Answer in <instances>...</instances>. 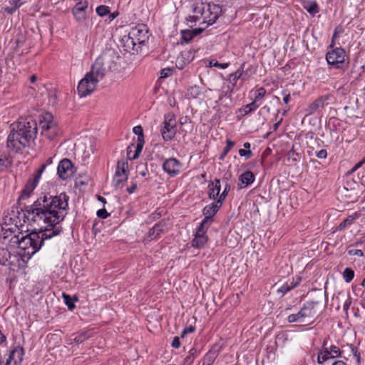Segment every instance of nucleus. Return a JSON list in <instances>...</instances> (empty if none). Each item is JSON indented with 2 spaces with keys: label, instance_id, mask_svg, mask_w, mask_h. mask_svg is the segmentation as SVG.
<instances>
[{
  "label": "nucleus",
  "instance_id": "nucleus-53",
  "mask_svg": "<svg viewBox=\"0 0 365 365\" xmlns=\"http://www.w3.org/2000/svg\"><path fill=\"white\" fill-rule=\"evenodd\" d=\"M14 6L12 7H4V10L5 12L8 14H12L17 9H19L21 6H17V3L13 2L11 3Z\"/></svg>",
  "mask_w": 365,
  "mask_h": 365
},
{
  "label": "nucleus",
  "instance_id": "nucleus-44",
  "mask_svg": "<svg viewBox=\"0 0 365 365\" xmlns=\"http://www.w3.org/2000/svg\"><path fill=\"white\" fill-rule=\"evenodd\" d=\"M230 188H231L230 185L226 181L225 187H224V190H223L222 192L220 195L217 200H220L222 202V203L223 204L226 197L228 195V192L230 190Z\"/></svg>",
  "mask_w": 365,
  "mask_h": 365
},
{
  "label": "nucleus",
  "instance_id": "nucleus-33",
  "mask_svg": "<svg viewBox=\"0 0 365 365\" xmlns=\"http://www.w3.org/2000/svg\"><path fill=\"white\" fill-rule=\"evenodd\" d=\"M62 297L64 299L65 304L67 305L68 309L69 310H73L75 308V304L74 302L78 300V298L76 297H73L72 298L69 294L63 293Z\"/></svg>",
  "mask_w": 365,
  "mask_h": 365
},
{
  "label": "nucleus",
  "instance_id": "nucleus-58",
  "mask_svg": "<svg viewBox=\"0 0 365 365\" xmlns=\"http://www.w3.org/2000/svg\"><path fill=\"white\" fill-rule=\"evenodd\" d=\"M173 348L178 349L180 346V337L175 336L171 344Z\"/></svg>",
  "mask_w": 365,
  "mask_h": 365
},
{
  "label": "nucleus",
  "instance_id": "nucleus-51",
  "mask_svg": "<svg viewBox=\"0 0 365 365\" xmlns=\"http://www.w3.org/2000/svg\"><path fill=\"white\" fill-rule=\"evenodd\" d=\"M349 347L351 349V351L354 354V356L356 358V361L358 363H360V353L358 351L357 347L354 346L353 344H350Z\"/></svg>",
  "mask_w": 365,
  "mask_h": 365
},
{
  "label": "nucleus",
  "instance_id": "nucleus-4",
  "mask_svg": "<svg viewBox=\"0 0 365 365\" xmlns=\"http://www.w3.org/2000/svg\"><path fill=\"white\" fill-rule=\"evenodd\" d=\"M106 75V68L100 60H97L92 66L90 72L87 73L78 85L77 90L80 97H86L91 94L96 88L99 81Z\"/></svg>",
  "mask_w": 365,
  "mask_h": 365
},
{
  "label": "nucleus",
  "instance_id": "nucleus-1",
  "mask_svg": "<svg viewBox=\"0 0 365 365\" xmlns=\"http://www.w3.org/2000/svg\"><path fill=\"white\" fill-rule=\"evenodd\" d=\"M68 200L66 192L58 195L43 193L31 205H24L21 210L24 218L34 222H43L46 226L43 229L50 232L58 228L60 235L63 231L60 223L68 214Z\"/></svg>",
  "mask_w": 365,
  "mask_h": 365
},
{
  "label": "nucleus",
  "instance_id": "nucleus-41",
  "mask_svg": "<svg viewBox=\"0 0 365 365\" xmlns=\"http://www.w3.org/2000/svg\"><path fill=\"white\" fill-rule=\"evenodd\" d=\"M11 257L10 252L4 248H0V264L6 265L9 258Z\"/></svg>",
  "mask_w": 365,
  "mask_h": 365
},
{
  "label": "nucleus",
  "instance_id": "nucleus-26",
  "mask_svg": "<svg viewBox=\"0 0 365 365\" xmlns=\"http://www.w3.org/2000/svg\"><path fill=\"white\" fill-rule=\"evenodd\" d=\"M332 359L329 348L320 349L317 354V362L323 364L328 359Z\"/></svg>",
  "mask_w": 365,
  "mask_h": 365
},
{
  "label": "nucleus",
  "instance_id": "nucleus-59",
  "mask_svg": "<svg viewBox=\"0 0 365 365\" xmlns=\"http://www.w3.org/2000/svg\"><path fill=\"white\" fill-rule=\"evenodd\" d=\"M12 361H14V364L15 365V358H14V355H12V351H10L9 354H8V357L6 360L5 365H11Z\"/></svg>",
  "mask_w": 365,
  "mask_h": 365
},
{
  "label": "nucleus",
  "instance_id": "nucleus-7",
  "mask_svg": "<svg viewBox=\"0 0 365 365\" xmlns=\"http://www.w3.org/2000/svg\"><path fill=\"white\" fill-rule=\"evenodd\" d=\"M323 300V294L320 292L319 297L316 300H311L307 302L302 307V310L304 314V317L307 323L312 324L313 319L318 314L322 308V303Z\"/></svg>",
  "mask_w": 365,
  "mask_h": 365
},
{
  "label": "nucleus",
  "instance_id": "nucleus-11",
  "mask_svg": "<svg viewBox=\"0 0 365 365\" xmlns=\"http://www.w3.org/2000/svg\"><path fill=\"white\" fill-rule=\"evenodd\" d=\"M73 165L69 159L64 158L60 161L58 168L57 173L58 177L62 180H66L70 178L73 173Z\"/></svg>",
  "mask_w": 365,
  "mask_h": 365
},
{
  "label": "nucleus",
  "instance_id": "nucleus-62",
  "mask_svg": "<svg viewBox=\"0 0 365 365\" xmlns=\"http://www.w3.org/2000/svg\"><path fill=\"white\" fill-rule=\"evenodd\" d=\"M134 145V144H131L130 145H129L128 148H127V156H128V158L129 160H134L135 158H133V155H131V153H132V147Z\"/></svg>",
  "mask_w": 365,
  "mask_h": 365
},
{
  "label": "nucleus",
  "instance_id": "nucleus-8",
  "mask_svg": "<svg viewBox=\"0 0 365 365\" xmlns=\"http://www.w3.org/2000/svg\"><path fill=\"white\" fill-rule=\"evenodd\" d=\"M176 122L175 115L173 113H168L165 115L163 125L160 129V133L164 140H171L175 135Z\"/></svg>",
  "mask_w": 365,
  "mask_h": 365
},
{
  "label": "nucleus",
  "instance_id": "nucleus-42",
  "mask_svg": "<svg viewBox=\"0 0 365 365\" xmlns=\"http://www.w3.org/2000/svg\"><path fill=\"white\" fill-rule=\"evenodd\" d=\"M234 145L235 142L230 139H227L226 140V146L224 148L223 151L221 155L220 156L219 159L223 160L225 157L227 155V153L230 152V150L234 147Z\"/></svg>",
  "mask_w": 365,
  "mask_h": 365
},
{
  "label": "nucleus",
  "instance_id": "nucleus-5",
  "mask_svg": "<svg viewBox=\"0 0 365 365\" xmlns=\"http://www.w3.org/2000/svg\"><path fill=\"white\" fill-rule=\"evenodd\" d=\"M329 50L326 54L327 63L336 69L345 70L348 68L349 61L346 51L341 47H334L332 43L329 46Z\"/></svg>",
  "mask_w": 365,
  "mask_h": 365
},
{
  "label": "nucleus",
  "instance_id": "nucleus-64",
  "mask_svg": "<svg viewBox=\"0 0 365 365\" xmlns=\"http://www.w3.org/2000/svg\"><path fill=\"white\" fill-rule=\"evenodd\" d=\"M283 119L282 118H280L277 123H275L273 125V131H276L279 125H281Z\"/></svg>",
  "mask_w": 365,
  "mask_h": 365
},
{
  "label": "nucleus",
  "instance_id": "nucleus-28",
  "mask_svg": "<svg viewBox=\"0 0 365 365\" xmlns=\"http://www.w3.org/2000/svg\"><path fill=\"white\" fill-rule=\"evenodd\" d=\"M287 321L289 323H307L302 309L296 314H289L287 317Z\"/></svg>",
  "mask_w": 365,
  "mask_h": 365
},
{
  "label": "nucleus",
  "instance_id": "nucleus-55",
  "mask_svg": "<svg viewBox=\"0 0 365 365\" xmlns=\"http://www.w3.org/2000/svg\"><path fill=\"white\" fill-rule=\"evenodd\" d=\"M316 156L319 159H325L327 157V151L325 149H322L316 152Z\"/></svg>",
  "mask_w": 365,
  "mask_h": 365
},
{
  "label": "nucleus",
  "instance_id": "nucleus-29",
  "mask_svg": "<svg viewBox=\"0 0 365 365\" xmlns=\"http://www.w3.org/2000/svg\"><path fill=\"white\" fill-rule=\"evenodd\" d=\"M360 217V214L354 212L351 215H349L343 222H341L338 226V230H341L346 226L351 225L353 222Z\"/></svg>",
  "mask_w": 365,
  "mask_h": 365
},
{
  "label": "nucleus",
  "instance_id": "nucleus-19",
  "mask_svg": "<svg viewBox=\"0 0 365 365\" xmlns=\"http://www.w3.org/2000/svg\"><path fill=\"white\" fill-rule=\"evenodd\" d=\"M205 28H197L194 29H185L181 31V43H189L191 41V40L197 36V35L200 34L203 31Z\"/></svg>",
  "mask_w": 365,
  "mask_h": 365
},
{
  "label": "nucleus",
  "instance_id": "nucleus-61",
  "mask_svg": "<svg viewBox=\"0 0 365 365\" xmlns=\"http://www.w3.org/2000/svg\"><path fill=\"white\" fill-rule=\"evenodd\" d=\"M137 189V184L135 182H133L132 185L128 187L126 190L128 193L131 194L135 191Z\"/></svg>",
  "mask_w": 365,
  "mask_h": 365
},
{
  "label": "nucleus",
  "instance_id": "nucleus-17",
  "mask_svg": "<svg viewBox=\"0 0 365 365\" xmlns=\"http://www.w3.org/2000/svg\"><path fill=\"white\" fill-rule=\"evenodd\" d=\"M133 132L138 135L137 145L133 158H138L143 148L145 143L143 129L141 125H136L133 128Z\"/></svg>",
  "mask_w": 365,
  "mask_h": 365
},
{
  "label": "nucleus",
  "instance_id": "nucleus-46",
  "mask_svg": "<svg viewBox=\"0 0 365 365\" xmlns=\"http://www.w3.org/2000/svg\"><path fill=\"white\" fill-rule=\"evenodd\" d=\"M329 349L330 351V354L332 359L341 356V351L338 346L335 345H331L329 346Z\"/></svg>",
  "mask_w": 365,
  "mask_h": 365
},
{
  "label": "nucleus",
  "instance_id": "nucleus-18",
  "mask_svg": "<svg viewBox=\"0 0 365 365\" xmlns=\"http://www.w3.org/2000/svg\"><path fill=\"white\" fill-rule=\"evenodd\" d=\"M220 190L221 185L219 179L216 178L213 181H211L208 185L209 198L216 201L220 196Z\"/></svg>",
  "mask_w": 365,
  "mask_h": 365
},
{
  "label": "nucleus",
  "instance_id": "nucleus-15",
  "mask_svg": "<svg viewBox=\"0 0 365 365\" xmlns=\"http://www.w3.org/2000/svg\"><path fill=\"white\" fill-rule=\"evenodd\" d=\"M121 46L124 48V50L127 52L131 53L134 54L135 53H138L140 50V46L134 38H132V36L128 33V35H125L121 38Z\"/></svg>",
  "mask_w": 365,
  "mask_h": 365
},
{
  "label": "nucleus",
  "instance_id": "nucleus-2",
  "mask_svg": "<svg viewBox=\"0 0 365 365\" xmlns=\"http://www.w3.org/2000/svg\"><path fill=\"white\" fill-rule=\"evenodd\" d=\"M37 132V123L31 118L14 122L10 125L7 148L14 153H22L26 148H30L36 138Z\"/></svg>",
  "mask_w": 365,
  "mask_h": 365
},
{
  "label": "nucleus",
  "instance_id": "nucleus-63",
  "mask_svg": "<svg viewBox=\"0 0 365 365\" xmlns=\"http://www.w3.org/2000/svg\"><path fill=\"white\" fill-rule=\"evenodd\" d=\"M283 96H284V98H283V101L284 103H288L290 101V94L289 93H286V91H283L282 93Z\"/></svg>",
  "mask_w": 365,
  "mask_h": 365
},
{
  "label": "nucleus",
  "instance_id": "nucleus-6",
  "mask_svg": "<svg viewBox=\"0 0 365 365\" xmlns=\"http://www.w3.org/2000/svg\"><path fill=\"white\" fill-rule=\"evenodd\" d=\"M39 128L43 135L53 139L58 133L57 123L53 120L51 113H46L39 120Z\"/></svg>",
  "mask_w": 365,
  "mask_h": 365
},
{
  "label": "nucleus",
  "instance_id": "nucleus-39",
  "mask_svg": "<svg viewBox=\"0 0 365 365\" xmlns=\"http://www.w3.org/2000/svg\"><path fill=\"white\" fill-rule=\"evenodd\" d=\"M197 349H195V348H192L190 351H189V354L184 359V361H183V364L184 365H190L195 358V356L197 354Z\"/></svg>",
  "mask_w": 365,
  "mask_h": 365
},
{
  "label": "nucleus",
  "instance_id": "nucleus-30",
  "mask_svg": "<svg viewBox=\"0 0 365 365\" xmlns=\"http://www.w3.org/2000/svg\"><path fill=\"white\" fill-rule=\"evenodd\" d=\"M11 351L12 355H14L15 358V365H21V363L23 361V356L24 354V349L18 346L14 349Z\"/></svg>",
  "mask_w": 365,
  "mask_h": 365
},
{
  "label": "nucleus",
  "instance_id": "nucleus-57",
  "mask_svg": "<svg viewBox=\"0 0 365 365\" xmlns=\"http://www.w3.org/2000/svg\"><path fill=\"white\" fill-rule=\"evenodd\" d=\"M349 255H357V256H363L364 252L361 250H349L348 251Z\"/></svg>",
  "mask_w": 365,
  "mask_h": 365
},
{
  "label": "nucleus",
  "instance_id": "nucleus-27",
  "mask_svg": "<svg viewBox=\"0 0 365 365\" xmlns=\"http://www.w3.org/2000/svg\"><path fill=\"white\" fill-rule=\"evenodd\" d=\"M12 165V160L8 154L0 152V170L7 169Z\"/></svg>",
  "mask_w": 365,
  "mask_h": 365
},
{
  "label": "nucleus",
  "instance_id": "nucleus-47",
  "mask_svg": "<svg viewBox=\"0 0 365 365\" xmlns=\"http://www.w3.org/2000/svg\"><path fill=\"white\" fill-rule=\"evenodd\" d=\"M229 65H230L229 63H219L217 61H215V60H212L210 61L211 66L217 67V68H220L222 69L227 68L229 66Z\"/></svg>",
  "mask_w": 365,
  "mask_h": 365
},
{
  "label": "nucleus",
  "instance_id": "nucleus-56",
  "mask_svg": "<svg viewBox=\"0 0 365 365\" xmlns=\"http://www.w3.org/2000/svg\"><path fill=\"white\" fill-rule=\"evenodd\" d=\"M109 214L106 209H101L97 211V216L102 219H106Z\"/></svg>",
  "mask_w": 365,
  "mask_h": 365
},
{
  "label": "nucleus",
  "instance_id": "nucleus-20",
  "mask_svg": "<svg viewBox=\"0 0 365 365\" xmlns=\"http://www.w3.org/2000/svg\"><path fill=\"white\" fill-rule=\"evenodd\" d=\"M38 183V182L34 180L33 178H30L28 180L24 188L22 190L21 194L19 198V203H20V201L30 197L31 194L33 192L34 190L36 188Z\"/></svg>",
  "mask_w": 365,
  "mask_h": 365
},
{
  "label": "nucleus",
  "instance_id": "nucleus-13",
  "mask_svg": "<svg viewBox=\"0 0 365 365\" xmlns=\"http://www.w3.org/2000/svg\"><path fill=\"white\" fill-rule=\"evenodd\" d=\"M222 205L220 200H217L206 205L202 210V214L205 216L204 219L212 223L214 220L213 217L217 213Z\"/></svg>",
  "mask_w": 365,
  "mask_h": 365
},
{
  "label": "nucleus",
  "instance_id": "nucleus-38",
  "mask_svg": "<svg viewBox=\"0 0 365 365\" xmlns=\"http://www.w3.org/2000/svg\"><path fill=\"white\" fill-rule=\"evenodd\" d=\"M128 180V175H120V176L114 175L113 184L115 188L123 187V183Z\"/></svg>",
  "mask_w": 365,
  "mask_h": 365
},
{
  "label": "nucleus",
  "instance_id": "nucleus-22",
  "mask_svg": "<svg viewBox=\"0 0 365 365\" xmlns=\"http://www.w3.org/2000/svg\"><path fill=\"white\" fill-rule=\"evenodd\" d=\"M255 177L252 172L245 171L240 175L239 180L241 182L240 188L247 187L255 181Z\"/></svg>",
  "mask_w": 365,
  "mask_h": 365
},
{
  "label": "nucleus",
  "instance_id": "nucleus-50",
  "mask_svg": "<svg viewBox=\"0 0 365 365\" xmlns=\"http://www.w3.org/2000/svg\"><path fill=\"white\" fill-rule=\"evenodd\" d=\"M239 155L242 157H245L246 159H249L252 156V152L250 150L240 149Z\"/></svg>",
  "mask_w": 365,
  "mask_h": 365
},
{
  "label": "nucleus",
  "instance_id": "nucleus-25",
  "mask_svg": "<svg viewBox=\"0 0 365 365\" xmlns=\"http://www.w3.org/2000/svg\"><path fill=\"white\" fill-rule=\"evenodd\" d=\"M208 237L206 235L195 234L192 241V246L196 248H202L207 243Z\"/></svg>",
  "mask_w": 365,
  "mask_h": 365
},
{
  "label": "nucleus",
  "instance_id": "nucleus-60",
  "mask_svg": "<svg viewBox=\"0 0 365 365\" xmlns=\"http://www.w3.org/2000/svg\"><path fill=\"white\" fill-rule=\"evenodd\" d=\"M289 157L292 158L293 160L297 161L296 156H298V153L295 152L294 148H292L288 153Z\"/></svg>",
  "mask_w": 365,
  "mask_h": 365
},
{
  "label": "nucleus",
  "instance_id": "nucleus-45",
  "mask_svg": "<svg viewBox=\"0 0 365 365\" xmlns=\"http://www.w3.org/2000/svg\"><path fill=\"white\" fill-rule=\"evenodd\" d=\"M343 277L346 282L349 283L353 279L354 272L350 268H346L343 272Z\"/></svg>",
  "mask_w": 365,
  "mask_h": 365
},
{
  "label": "nucleus",
  "instance_id": "nucleus-43",
  "mask_svg": "<svg viewBox=\"0 0 365 365\" xmlns=\"http://www.w3.org/2000/svg\"><path fill=\"white\" fill-rule=\"evenodd\" d=\"M97 14L101 17H103L110 13V9L108 6L101 5L96 9Z\"/></svg>",
  "mask_w": 365,
  "mask_h": 365
},
{
  "label": "nucleus",
  "instance_id": "nucleus-12",
  "mask_svg": "<svg viewBox=\"0 0 365 365\" xmlns=\"http://www.w3.org/2000/svg\"><path fill=\"white\" fill-rule=\"evenodd\" d=\"M88 1L85 0L76 3L73 7L71 12L76 21L83 22L86 19V9H88Z\"/></svg>",
  "mask_w": 365,
  "mask_h": 365
},
{
  "label": "nucleus",
  "instance_id": "nucleus-31",
  "mask_svg": "<svg viewBox=\"0 0 365 365\" xmlns=\"http://www.w3.org/2000/svg\"><path fill=\"white\" fill-rule=\"evenodd\" d=\"M259 107V104H256L255 102H251L250 103H248L245 106H244L242 108H241L239 111L240 113H242L244 115H247L250 114L251 112L255 111Z\"/></svg>",
  "mask_w": 365,
  "mask_h": 365
},
{
  "label": "nucleus",
  "instance_id": "nucleus-36",
  "mask_svg": "<svg viewBox=\"0 0 365 365\" xmlns=\"http://www.w3.org/2000/svg\"><path fill=\"white\" fill-rule=\"evenodd\" d=\"M296 287V284H292L291 282H286L285 284H284L282 286H281L278 289H277V293L279 294H281V296H284L286 293H287L288 292L291 291L292 289H293L294 288Z\"/></svg>",
  "mask_w": 365,
  "mask_h": 365
},
{
  "label": "nucleus",
  "instance_id": "nucleus-16",
  "mask_svg": "<svg viewBox=\"0 0 365 365\" xmlns=\"http://www.w3.org/2000/svg\"><path fill=\"white\" fill-rule=\"evenodd\" d=\"M331 96L327 94L317 98L313 103H312L306 109V112L308 115H312L317 111L322 110L324 108L326 101L331 98Z\"/></svg>",
  "mask_w": 365,
  "mask_h": 365
},
{
  "label": "nucleus",
  "instance_id": "nucleus-48",
  "mask_svg": "<svg viewBox=\"0 0 365 365\" xmlns=\"http://www.w3.org/2000/svg\"><path fill=\"white\" fill-rule=\"evenodd\" d=\"M233 88H232V87H231V88L229 87V89H230L229 92H227V91L222 92V93L220 95L219 101H222L223 99V98H228L230 100V101H231L232 93Z\"/></svg>",
  "mask_w": 365,
  "mask_h": 365
},
{
  "label": "nucleus",
  "instance_id": "nucleus-37",
  "mask_svg": "<svg viewBox=\"0 0 365 365\" xmlns=\"http://www.w3.org/2000/svg\"><path fill=\"white\" fill-rule=\"evenodd\" d=\"M211 224L212 223L207 220L203 219L200 222L196 233L198 235H206L207 230Z\"/></svg>",
  "mask_w": 365,
  "mask_h": 365
},
{
  "label": "nucleus",
  "instance_id": "nucleus-21",
  "mask_svg": "<svg viewBox=\"0 0 365 365\" xmlns=\"http://www.w3.org/2000/svg\"><path fill=\"white\" fill-rule=\"evenodd\" d=\"M166 225L165 220H161L156 223L150 230L148 231V236L150 240L158 238L163 232H164V228Z\"/></svg>",
  "mask_w": 365,
  "mask_h": 365
},
{
  "label": "nucleus",
  "instance_id": "nucleus-54",
  "mask_svg": "<svg viewBox=\"0 0 365 365\" xmlns=\"http://www.w3.org/2000/svg\"><path fill=\"white\" fill-rule=\"evenodd\" d=\"M173 69L170 68H165L161 70L160 71V77L161 78H167L172 74Z\"/></svg>",
  "mask_w": 365,
  "mask_h": 365
},
{
  "label": "nucleus",
  "instance_id": "nucleus-49",
  "mask_svg": "<svg viewBox=\"0 0 365 365\" xmlns=\"http://www.w3.org/2000/svg\"><path fill=\"white\" fill-rule=\"evenodd\" d=\"M46 168V164L41 165V166L37 170L36 174L34 176L33 179L36 180L37 182H38L39 179L41 176V174L43 173Z\"/></svg>",
  "mask_w": 365,
  "mask_h": 365
},
{
  "label": "nucleus",
  "instance_id": "nucleus-40",
  "mask_svg": "<svg viewBox=\"0 0 365 365\" xmlns=\"http://www.w3.org/2000/svg\"><path fill=\"white\" fill-rule=\"evenodd\" d=\"M304 7L312 16L319 12V8L316 3L307 2L304 4Z\"/></svg>",
  "mask_w": 365,
  "mask_h": 365
},
{
  "label": "nucleus",
  "instance_id": "nucleus-34",
  "mask_svg": "<svg viewBox=\"0 0 365 365\" xmlns=\"http://www.w3.org/2000/svg\"><path fill=\"white\" fill-rule=\"evenodd\" d=\"M91 336L92 333L90 331H83L76 336L73 341L76 344H81L86 339L91 338Z\"/></svg>",
  "mask_w": 365,
  "mask_h": 365
},
{
  "label": "nucleus",
  "instance_id": "nucleus-35",
  "mask_svg": "<svg viewBox=\"0 0 365 365\" xmlns=\"http://www.w3.org/2000/svg\"><path fill=\"white\" fill-rule=\"evenodd\" d=\"M266 94V89L264 87H261L257 89L255 92V98L253 102H255L256 104L262 103V100Z\"/></svg>",
  "mask_w": 365,
  "mask_h": 365
},
{
  "label": "nucleus",
  "instance_id": "nucleus-3",
  "mask_svg": "<svg viewBox=\"0 0 365 365\" xmlns=\"http://www.w3.org/2000/svg\"><path fill=\"white\" fill-rule=\"evenodd\" d=\"M60 229H56L55 231L43 230L41 227L38 231H33L31 233L21 237L19 235H14L11 238L12 243L18 245L19 249V255L22 257H27L29 259L36 252H37L43 242L49 240L55 236L59 235Z\"/></svg>",
  "mask_w": 365,
  "mask_h": 365
},
{
  "label": "nucleus",
  "instance_id": "nucleus-9",
  "mask_svg": "<svg viewBox=\"0 0 365 365\" xmlns=\"http://www.w3.org/2000/svg\"><path fill=\"white\" fill-rule=\"evenodd\" d=\"M129 33L132 38H134V41H135V43L137 42L140 47L149 38L148 30L145 24H139L132 28Z\"/></svg>",
  "mask_w": 365,
  "mask_h": 365
},
{
  "label": "nucleus",
  "instance_id": "nucleus-10",
  "mask_svg": "<svg viewBox=\"0 0 365 365\" xmlns=\"http://www.w3.org/2000/svg\"><path fill=\"white\" fill-rule=\"evenodd\" d=\"M182 163L175 158H170L163 162V170L170 177L178 175L181 170Z\"/></svg>",
  "mask_w": 365,
  "mask_h": 365
},
{
  "label": "nucleus",
  "instance_id": "nucleus-32",
  "mask_svg": "<svg viewBox=\"0 0 365 365\" xmlns=\"http://www.w3.org/2000/svg\"><path fill=\"white\" fill-rule=\"evenodd\" d=\"M128 167V164L127 162L124 161H118L117 163L116 170H115V175L120 176V175H128L127 174V169Z\"/></svg>",
  "mask_w": 365,
  "mask_h": 365
},
{
  "label": "nucleus",
  "instance_id": "nucleus-52",
  "mask_svg": "<svg viewBox=\"0 0 365 365\" xmlns=\"http://www.w3.org/2000/svg\"><path fill=\"white\" fill-rule=\"evenodd\" d=\"M200 92V88L197 86H192L190 89V94L194 98H196Z\"/></svg>",
  "mask_w": 365,
  "mask_h": 365
},
{
  "label": "nucleus",
  "instance_id": "nucleus-24",
  "mask_svg": "<svg viewBox=\"0 0 365 365\" xmlns=\"http://www.w3.org/2000/svg\"><path fill=\"white\" fill-rule=\"evenodd\" d=\"M219 349L212 347L204 356L202 365H211L217 358Z\"/></svg>",
  "mask_w": 365,
  "mask_h": 365
},
{
  "label": "nucleus",
  "instance_id": "nucleus-14",
  "mask_svg": "<svg viewBox=\"0 0 365 365\" xmlns=\"http://www.w3.org/2000/svg\"><path fill=\"white\" fill-rule=\"evenodd\" d=\"M220 11V8L218 6L213 5L211 6L208 5V8L207 11L203 9L202 16H203V24H207V25L213 24L216 20L218 19V13Z\"/></svg>",
  "mask_w": 365,
  "mask_h": 365
},
{
  "label": "nucleus",
  "instance_id": "nucleus-23",
  "mask_svg": "<svg viewBox=\"0 0 365 365\" xmlns=\"http://www.w3.org/2000/svg\"><path fill=\"white\" fill-rule=\"evenodd\" d=\"M245 65V63H242L240 67L235 73L230 74L228 80L232 83V88L235 86L237 80H245V77L243 76V68Z\"/></svg>",
  "mask_w": 365,
  "mask_h": 365
}]
</instances>
